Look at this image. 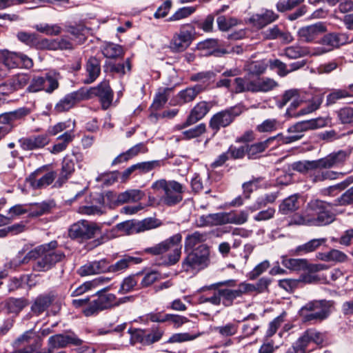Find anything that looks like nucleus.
Segmentation results:
<instances>
[{
    "mask_svg": "<svg viewBox=\"0 0 353 353\" xmlns=\"http://www.w3.org/2000/svg\"><path fill=\"white\" fill-rule=\"evenodd\" d=\"M352 95L346 90L336 89L330 92L326 99V105L329 106L336 103L337 101L350 97Z\"/></svg>",
    "mask_w": 353,
    "mask_h": 353,
    "instance_id": "obj_50",
    "label": "nucleus"
},
{
    "mask_svg": "<svg viewBox=\"0 0 353 353\" xmlns=\"http://www.w3.org/2000/svg\"><path fill=\"white\" fill-rule=\"evenodd\" d=\"M57 172L48 170L47 165L39 168L32 172L26 181L34 189H42L50 185L55 179Z\"/></svg>",
    "mask_w": 353,
    "mask_h": 353,
    "instance_id": "obj_8",
    "label": "nucleus"
},
{
    "mask_svg": "<svg viewBox=\"0 0 353 353\" xmlns=\"http://www.w3.org/2000/svg\"><path fill=\"white\" fill-rule=\"evenodd\" d=\"M163 332L159 329H154L148 334H145L144 337L141 339V343L145 345H150L155 342L159 341L162 336Z\"/></svg>",
    "mask_w": 353,
    "mask_h": 353,
    "instance_id": "obj_64",
    "label": "nucleus"
},
{
    "mask_svg": "<svg viewBox=\"0 0 353 353\" xmlns=\"http://www.w3.org/2000/svg\"><path fill=\"white\" fill-rule=\"evenodd\" d=\"M341 175L342 176L343 173L336 172L330 170L318 172L316 174H314L312 181L314 182H318L327 179L334 180L339 178V176Z\"/></svg>",
    "mask_w": 353,
    "mask_h": 353,
    "instance_id": "obj_62",
    "label": "nucleus"
},
{
    "mask_svg": "<svg viewBox=\"0 0 353 353\" xmlns=\"http://www.w3.org/2000/svg\"><path fill=\"white\" fill-rule=\"evenodd\" d=\"M83 341L74 333L57 334L49 337L48 341V350L45 353H53L54 350L64 348L68 345H81Z\"/></svg>",
    "mask_w": 353,
    "mask_h": 353,
    "instance_id": "obj_9",
    "label": "nucleus"
},
{
    "mask_svg": "<svg viewBox=\"0 0 353 353\" xmlns=\"http://www.w3.org/2000/svg\"><path fill=\"white\" fill-rule=\"evenodd\" d=\"M49 138L46 134H39L28 137H22L18 142L23 150H34L45 147L49 143Z\"/></svg>",
    "mask_w": 353,
    "mask_h": 353,
    "instance_id": "obj_18",
    "label": "nucleus"
},
{
    "mask_svg": "<svg viewBox=\"0 0 353 353\" xmlns=\"http://www.w3.org/2000/svg\"><path fill=\"white\" fill-rule=\"evenodd\" d=\"M268 63L263 60L252 61L247 62L244 65V70L250 75L259 76L267 70Z\"/></svg>",
    "mask_w": 353,
    "mask_h": 353,
    "instance_id": "obj_35",
    "label": "nucleus"
},
{
    "mask_svg": "<svg viewBox=\"0 0 353 353\" xmlns=\"http://www.w3.org/2000/svg\"><path fill=\"white\" fill-rule=\"evenodd\" d=\"M353 183V176H349L345 181L321 190L323 196H334L339 192L345 189L348 185Z\"/></svg>",
    "mask_w": 353,
    "mask_h": 353,
    "instance_id": "obj_39",
    "label": "nucleus"
},
{
    "mask_svg": "<svg viewBox=\"0 0 353 353\" xmlns=\"http://www.w3.org/2000/svg\"><path fill=\"white\" fill-rule=\"evenodd\" d=\"M196 10L195 7L187 6L178 9L172 16H170L168 21H176L185 19L193 14Z\"/></svg>",
    "mask_w": 353,
    "mask_h": 353,
    "instance_id": "obj_51",
    "label": "nucleus"
},
{
    "mask_svg": "<svg viewBox=\"0 0 353 353\" xmlns=\"http://www.w3.org/2000/svg\"><path fill=\"white\" fill-rule=\"evenodd\" d=\"M279 18V14L269 9H262L260 13L252 14L249 19V22L254 27L261 29L265 26L274 22Z\"/></svg>",
    "mask_w": 353,
    "mask_h": 353,
    "instance_id": "obj_16",
    "label": "nucleus"
},
{
    "mask_svg": "<svg viewBox=\"0 0 353 353\" xmlns=\"http://www.w3.org/2000/svg\"><path fill=\"white\" fill-rule=\"evenodd\" d=\"M57 245V242L52 241L37 246L26 254L21 263H26L30 259H37L34 269L39 272H46L65 258L63 252L55 250Z\"/></svg>",
    "mask_w": 353,
    "mask_h": 353,
    "instance_id": "obj_2",
    "label": "nucleus"
},
{
    "mask_svg": "<svg viewBox=\"0 0 353 353\" xmlns=\"http://www.w3.org/2000/svg\"><path fill=\"white\" fill-rule=\"evenodd\" d=\"M192 40L191 32L181 30L174 34L170 43V48L174 52H183L189 47Z\"/></svg>",
    "mask_w": 353,
    "mask_h": 353,
    "instance_id": "obj_17",
    "label": "nucleus"
},
{
    "mask_svg": "<svg viewBox=\"0 0 353 353\" xmlns=\"http://www.w3.org/2000/svg\"><path fill=\"white\" fill-rule=\"evenodd\" d=\"M28 208L30 216H39L50 212V205L43 202L28 205Z\"/></svg>",
    "mask_w": 353,
    "mask_h": 353,
    "instance_id": "obj_52",
    "label": "nucleus"
},
{
    "mask_svg": "<svg viewBox=\"0 0 353 353\" xmlns=\"http://www.w3.org/2000/svg\"><path fill=\"white\" fill-rule=\"evenodd\" d=\"M270 146L267 139L264 141L246 145V154L249 159H256L259 154Z\"/></svg>",
    "mask_w": 353,
    "mask_h": 353,
    "instance_id": "obj_43",
    "label": "nucleus"
},
{
    "mask_svg": "<svg viewBox=\"0 0 353 353\" xmlns=\"http://www.w3.org/2000/svg\"><path fill=\"white\" fill-rule=\"evenodd\" d=\"M1 57V65L8 70L20 68H30L33 65L32 59L27 55L8 50H2Z\"/></svg>",
    "mask_w": 353,
    "mask_h": 353,
    "instance_id": "obj_7",
    "label": "nucleus"
},
{
    "mask_svg": "<svg viewBox=\"0 0 353 353\" xmlns=\"http://www.w3.org/2000/svg\"><path fill=\"white\" fill-rule=\"evenodd\" d=\"M254 80L249 78L236 77L233 83V92L235 93L253 92Z\"/></svg>",
    "mask_w": 353,
    "mask_h": 353,
    "instance_id": "obj_37",
    "label": "nucleus"
},
{
    "mask_svg": "<svg viewBox=\"0 0 353 353\" xmlns=\"http://www.w3.org/2000/svg\"><path fill=\"white\" fill-rule=\"evenodd\" d=\"M300 208L299 196L293 194L285 199L279 205V210L282 214H288Z\"/></svg>",
    "mask_w": 353,
    "mask_h": 353,
    "instance_id": "obj_32",
    "label": "nucleus"
},
{
    "mask_svg": "<svg viewBox=\"0 0 353 353\" xmlns=\"http://www.w3.org/2000/svg\"><path fill=\"white\" fill-rule=\"evenodd\" d=\"M144 196V193L137 189L128 190L118 194L117 205H123L127 203H134L140 201Z\"/></svg>",
    "mask_w": 353,
    "mask_h": 353,
    "instance_id": "obj_27",
    "label": "nucleus"
},
{
    "mask_svg": "<svg viewBox=\"0 0 353 353\" xmlns=\"http://www.w3.org/2000/svg\"><path fill=\"white\" fill-rule=\"evenodd\" d=\"M102 53L107 58L114 59L121 56L123 51L121 46L109 43L103 47Z\"/></svg>",
    "mask_w": 353,
    "mask_h": 353,
    "instance_id": "obj_46",
    "label": "nucleus"
},
{
    "mask_svg": "<svg viewBox=\"0 0 353 353\" xmlns=\"http://www.w3.org/2000/svg\"><path fill=\"white\" fill-rule=\"evenodd\" d=\"M75 127V121L68 120L59 122L54 125L49 127L48 132L50 135H56L63 130H74Z\"/></svg>",
    "mask_w": 353,
    "mask_h": 353,
    "instance_id": "obj_49",
    "label": "nucleus"
},
{
    "mask_svg": "<svg viewBox=\"0 0 353 353\" xmlns=\"http://www.w3.org/2000/svg\"><path fill=\"white\" fill-rule=\"evenodd\" d=\"M208 238V234L205 232L195 231L188 234L185 239V249L193 250L195 247L205 245L203 243Z\"/></svg>",
    "mask_w": 353,
    "mask_h": 353,
    "instance_id": "obj_25",
    "label": "nucleus"
},
{
    "mask_svg": "<svg viewBox=\"0 0 353 353\" xmlns=\"http://www.w3.org/2000/svg\"><path fill=\"white\" fill-rule=\"evenodd\" d=\"M134 260L135 259L131 256L124 257L118 261L114 264L110 266L108 265L106 271L110 272H119L123 271L124 270L127 269L130 263Z\"/></svg>",
    "mask_w": 353,
    "mask_h": 353,
    "instance_id": "obj_55",
    "label": "nucleus"
},
{
    "mask_svg": "<svg viewBox=\"0 0 353 353\" xmlns=\"http://www.w3.org/2000/svg\"><path fill=\"white\" fill-rule=\"evenodd\" d=\"M294 170L301 173H306L309 170L321 168L319 160L297 161L292 165Z\"/></svg>",
    "mask_w": 353,
    "mask_h": 353,
    "instance_id": "obj_41",
    "label": "nucleus"
},
{
    "mask_svg": "<svg viewBox=\"0 0 353 353\" xmlns=\"http://www.w3.org/2000/svg\"><path fill=\"white\" fill-rule=\"evenodd\" d=\"M209 249L206 245H201L192 251L182 263L184 271L201 270L206 268L209 263Z\"/></svg>",
    "mask_w": 353,
    "mask_h": 353,
    "instance_id": "obj_6",
    "label": "nucleus"
},
{
    "mask_svg": "<svg viewBox=\"0 0 353 353\" xmlns=\"http://www.w3.org/2000/svg\"><path fill=\"white\" fill-rule=\"evenodd\" d=\"M350 42L349 37L345 33H328L323 37L320 43L329 47H321L317 48L316 52H313L314 55H320L332 50L333 48H339Z\"/></svg>",
    "mask_w": 353,
    "mask_h": 353,
    "instance_id": "obj_14",
    "label": "nucleus"
},
{
    "mask_svg": "<svg viewBox=\"0 0 353 353\" xmlns=\"http://www.w3.org/2000/svg\"><path fill=\"white\" fill-rule=\"evenodd\" d=\"M347 157V153L342 150L332 153L325 158L319 159L321 168H330L336 166L344 162Z\"/></svg>",
    "mask_w": 353,
    "mask_h": 353,
    "instance_id": "obj_24",
    "label": "nucleus"
},
{
    "mask_svg": "<svg viewBox=\"0 0 353 353\" xmlns=\"http://www.w3.org/2000/svg\"><path fill=\"white\" fill-rule=\"evenodd\" d=\"M44 79L45 92L50 94L59 88L61 75L57 71H50L45 74Z\"/></svg>",
    "mask_w": 353,
    "mask_h": 353,
    "instance_id": "obj_36",
    "label": "nucleus"
},
{
    "mask_svg": "<svg viewBox=\"0 0 353 353\" xmlns=\"http://www.w3.org/2000/svg\"><path fill=\"white\" fill-rule=\"evenodd\" d=\"M323 100V95L316 96L312 98L308 105L300 110V114H307L319 108Z\"/></svg>",
    "mask_w": 353,
    "mask_h": 353,
    "instance_id": "obj_60",
    "label": "nucleus"
},
{
    "mask_svg": "<svg viewBox=\"0 0 353 353\" xmlns=\"http://www.w3.org/2000/svg\"><path fill=\"white\" fill-rule=\"evenodd\" d=\"M332 302L326 300L313 301L305 304L301 310V314L305 321L326 319L331 313Z\"/></svg>",
    "mask_w": 353,
    "mask_h": 353,
    "instance_id": "obj_5",
    "label": "nucleus"
},
{
    "mask_svg": "<svg viewBox=\"0 0 353 353\" xmlns=\"http://www.w3.org/2000/svg\"><path fill=\"white\" fill-rule=\"evenodd\" d=\"M201 335V332L194 334H190L187 332L176 333L172 334L168 340L169 343H183L185 341H193Z\"/></svg>",
    "mask_w": 353,
    "mask_h": 353,
    "instance_id": "obj_56",
    "label": "nucleus"
},
{
    "mask_svg": "<svg viewBox=\"0 0 353 353\" xmlns=\"http://www.w3.org/2000/svg\"><path fill=\"white\" fill-rule=\"evenodd\" d=\"M107 290L108 288H104L103 290L97 292L98 296L97 300L102 310L111 308L119 304V302H117V297L114 294L105 293Z\"/></svg>",
    "mask_w": 353,
    "mask_h": 353,
    "instance_id": "obj_29",
    "label": "nucleus"
},
{
    "mask_svg": "<svg viewBox=\"0 0 353 353\" xmlns=\"http://www.w3.org/2000/svg\"><path fill=\"white\" fill-rule=\"evenodd\" d=\"M76 157L74 155L66 156L62 162L61 170L56 182L58 186H61L74 171Z\"/></svg>",
    "mask_w": 353,
    "mask_h": 353,
    "instance_id": "obj_22",
    "label": "nucleus"
},
{
    "mask_svg": "<svg viewBox=\"0 0 353 353\" xmlns=\"http://www.w3.org/2000/svg\"><path fill=\"white\" fill-rule=\"evenodd\" d=\"M210 107L205 101L198 103L191 110L185 122L183 124L182 128L188 127L192 125L203 119L210 111Z\"/></svg>",
    "mask_w": 353,
    "mask_h": 353,
    "instance_id": "obj_20",
    "label": "nucleus"
},
{
    "mask_svg": "<svg viewBox=\"0 0 353 353\" xmlns=\"http://www.w3.org/2000/svg\"><path fill=\"white\" fill-rule=\"evenodd\" d=\"M353 203V186L346 190L340 197L337 198L333 205L345 206Z\"/></svg>",
    "mask_w": 353,
    "mask_h": 353,
    "instance_id": "obj_58",
    "label": "nucleus"
},
{
    "mask_svg": "<svg viewBox=\"0 0 353 353\" xmlns=\"http://www.w3.org/2000/svg\"><path fill=\"white\" fill-rule=\"evenodd\" d=\"M222 212L209 214L199 216L196 221L197 227H211L223 225Z\"/></svg>",
    "mask_w": 353,
    "mask_h": 353,
    "instance_id": "obj_26",
    "label": "nucleus"
},
{
    "mask_svg": "<svg viewBox=\"0 0 353 353\" xmlns=\"http://www.w3.org/2000/svg\"><path fill=\"white\" fill-rule=\"evenodd\" d=\"M151 188L155 192L163 191L164 194L161 196V201L166 205L174 206L183 200V193L185 192V187L180 183L171 180L159 179L154 181Z\"/></svg>",
    "mask_w": 353,
    "mask_h": 353,
    "instance_id": "obj_3",
    "label": "nucleus"
},
{
    "mask_svg": "<svg viewBox=\"0 0 353 353\" xmlns=\"http://www.w3.org/2000/svg\"><path fill=\"white\" fill-rule=\"evenodd\" d=\"M34 28L37 31L50 36L58 35L61 32V28L57 24L40 23L36 25Z\"/></svg>",
    "mask_w": 353,
    "mask_h": 353,
    "instance_id": "obj_54",
    "label": "nucleus"
},
{
    "mask_svg": "<svg viewBox=\"0 0 353 353\" xmlns=\"http://www.w3.org/2000/svg\"><path fill=\"white\" fill-rule=\"evenodd\" d=\"M331 205L315 199L307 203L302 213H296L290 219L289 225L324 226L332 223L335 215L328 210Z\"/></svg>",
    "mask_w": 353,
    "mask_h": 353,
    "instance_id": "obj_1",
    "label": "nucleus"
},
{
    "mask_svg": "<svg viewBox=\"0 0 353 353\" xmlns=\"http://www.w3.org/2000/svg\"><path fill=\"white\" fill-rule=\"evenodd\" d=\"M203 88L201 85L187 88L178 94L179 103H185L193 101L196 97L203 91Z\"/></svg>",
    "mask_w": 353,
    "mask_h": 353,
    "instance_id": "obj_34",
    "label": "nucleus"
},
{
    "mask_svg": "<svg viewBox=\"0 0 353 353\" xmlns=\"http://www.w3.org/2000/svg\"><path fill=\"white\" fill-rule=\"evenodd\" d=\"M139 275H131L123 279L121 284L119 292L120 294H125L132 291L137 285Z\"/></svg>",
    "mask_w": 353,
    "mask_h": 353,
    "instance_id": "obj_53",
    "label": "nucleus"
},
{
    "mask_svg": "<svg viewBox=\"0 0 353 353\" xmlns=\"http://www.w3.org/2000/svg\"><path fill=\"white\" fill-rule=\"evenodd\" d=\"M337 116L340 121L343 124L353 122V108L345 107L337 111Z\"/></svg>",
    "mask_w": 353,
    "mask_h": 353,
    "instance_id": "obj_63",
    "label": "nucleus"
},
{
    "mask_svg": "<svg viewBox=\"0 0 353 353\" xmlns=\"http://www.w3.org/2000/svg\"><path fill=\"white\" fill-rule=\"evenodd\" d=\"M160 225V222L155 219L148 218L142 221L135 222V232L139 233L154 229Z\"/></svg>",
    "mask_w": 353,
    "mask_h": 353,
    "instance_id": "obj_44",
    "label": "nucleus"
},
{
    "mask_svg": "<svg viewBox=\"0 0 353 353\" xmlns=\"http://www.w3.org/2000/svg\"><path fill=\"white\" fill-rule=\"evenodd\" d=\"M268 65L271 70H277V74L280 77H285L290 73L287 65L279 59H270Z\"/></svg>",
    "mask_w": 353,
    "mask_h": 353,
    "instance_id": "obj_57",
    "label": "nucleus"
},
{
    "mask_svg": "<svg viewBox=\"0 0 353 353\" xmlns=\"http://www.w3.org/2000/svg\"><path fill=\"white\" fill-rule=\"evenodd\" d=\"M286 315V312H283L279 316L276 317L272 322L270 323L269 327L266 333L267 336L270 337L276 332L281 323L285 321Z\"/></svg>",
    "mask_w": 353,
    "mask_h": 353,
    "instance_id": "obj_61",
    "label": "nucleus"
},
{
    "mask_svg": "<svg viewBox=\"0 0 353 353\" xmlns=\"http://www.w3.org/2000/svg\"><path fill=\"white\" fill-rule=\"evenodd\" d=\"M241 112L240 108L232 107L215 114L210 121V127L215 130L228 126Z\"/></svg>",
    "mask_w": 353,
    "mask_h": 353,
    "instance_id": "obj_12",
    "label": "nucleus"
},
{
    "mask_svg": "<svg viewBox=\"0 0 353 353\" xmlns=\"http://www.w3.org/2000/svg\"><path fill=\"white\" fill-rule=\"evenodd\" d=\"M279 83L269 77L259 78L254 80L253 92H268L278 87Z\"/></svg>",
    "mask_w": 353,
    "mask_h": 353,
    "instance_id": "obj_28",
    "label": "nucleus"
},
{
    "mask_svg": "<svg viewBox=\"0 0 353 353\" xmlns=\"http://www.w3.org/2000/svg\"><path fill=\"white\" fill-rule=\"evenodd\" d=\"M327 30V26L324 23L317 22L300 28L297 31V37L301 42L314 43L320 35L326 32Z\"/></svg>",
    "mask_w": 353,
    "mask_h": 353,
    "instance_id": "obj_13",
    "label": "nucleus"
},
{
    "mask_svg": "<svg viewBox=\"0 0 353 353\" xmlns=\"http://www.w3.org/2000/svg\"><path fill=\"white\" fill-rule=\"evenodd\" d=\"M53 296L50 295H39L37 296L31 306L32 312L39 315L43 313L51 305Z\"/></svg>",
    "mask_w": 353,
    "mask_h": 353,
    "instance_id": "obj_31",
    "label": "nucleus"
},
{
    "mask_svg": "<svg viewBox=\"0 0 353 353\" xmlns=\"http://www.w3.org/2000/svg\"><path fill=\"white\" fill-rule=\"evenodd\" d=\"M181 239L180 234H176L152 247L145 249V252L152 255H160L172 250V252L168 256L166 264L174 265L179 261L181 257V247L179 243Z\"/></svg>",
    "mask_w": 353,
    "mask_h": 353,
    "instance_id": "obj_4",
    "label": "nucleus"
},
{
    "mask_svg": "<svg viewBox=\"0 0 353 353\" xmlns=\"http://www.w3.org/2000/svg\"><path fill=\"white\" fill-rule=\"evenodd\" d=\"M89 98L88 91L79 89L66 94L54 106V111L61 113L68 111L77 103Z\"/></svg>",
    "mask_w": 353,
    "mask_h": 353,
    "instance_id": "obj_11",
    "label": "nucleus"
},
{
    "mask_svg": "<svg viewBox=\"0 0 353 353\" xmlns=\"http://www.w3.org/2000/svg\"><path fill=\"white\" fill-rule=\"evenodd\" d=\"M32 110L27 107H21L15 110L9 112L12 124L17 121H23L26 117L30 114Z\"/></svg>",
    "mask_w": 353,
    "mask_h": 353,
    "instance_id": "obj_59",
    "label": "nucleus"
},
{
    "mask_svg": "<svg viewBox=\"0 0 353 353\" xmlns=\"http://www.w3.org/2000/svg\"><path fill=\"white\" fill-rule=\"evenodd\" d=\"M100 230L94 223L83 220L72 224L69 230V236L72 239H90Z\"/></svg>",
    "mask_w": 353,
    "mask_h": 353,
    "instance_id": "obj_10",
    "label": "nucleus"
},
{
    "mask_svg": "<svg viewBox=\"0 0 353 353\" xmlns=\"http://www.w3.org/2000/svg\"><path fill=\"white\" fill-rule=\"evenodd\" d=\"M281 263L291 271H307V260L305 259H291L283 256Z\"/></svg>",
    "mask_w": 353,
    "mask_h": 353,
    "instance_id": "obj_33",
    "label": "nucleus"
},
{
    "mask_svg": "<svg viewBox=\"0 0 353 353\" xmlns=\"http://www.w3.org/2000/svg\"><path fill=\"white\" fill-rule=\"evenodd\" d=\"M249 214L246 210H241L238 212L231 211L230 212H222L223 225L235 224L243 225L248 220Z\"/></svg>",
    "mask_w": 353,
    "mask_h": 353,
    "instance_id": "obj_23",
    "label": "nucleus"
},
{
    "mask_svg": "<svg viewBox=\"0 0 353 353\" xmlns=\"http://www.w3.org/2000/svg\"><path fill=\"white\" fill-rule=\"evenodd\" d=\"M90 91L99 98L102 109L109 108L112 103L114 94L108 81L103 80L97 86L91 88Z\"/></svg>",
    "mask_w": 353,
    "mask_h": 353,
    "instance_id": "obj_15",
    "label": "nucleus"
},
{
    "mask_svg": "<svg viewBox=\"0 0 353 353\" xmlns=\"http://www.w3.org/2000/svg\"><path fill=\"white\" fill-rule=\"evenodd\" d=\"M220 293L222 303L226 307L230 306L235 299L241 296L238 288L234 290L230 288L220 289Z\"/></svg>",
    "mask_w": 353,
    "mask_h": 353,
    "instance_id": "obj_42",
    "label": "nucleus"
},
{
    "mask_svg": "<svg viewBox=\"0 0 353 353\" xmlns=\"http://www.w3.org/2000/svg\"><path fill=\"white\" fill-rule=\"evenodd\" d=\"M27 305V302L23 299L10 298L6 301V306L9 312L17 314Z\"/></svg>",
    "mask_w": 353,
    "mask_h": 353,
    "instance_id": "obj_47",
    "label": "nucleus"
},
{
    "mask_svg": "<svg viewBox=\"0 0 353 353\" xmlns=\"http://www.w3.org/2000/svg\"><path fill=\"white\" fill-rule=\"evenodd\" d=\"M28 81L29 77L25 74L15 75L10 81V88L8 89V91L12 92L21 89L28 84Z\"/></svg>",
    "mask_w": 353,
    "mask_h": 353,
    "instance_id": "obj_48",
    "label": "nucleus"
},
{
    "mask_svg": "<svg viewBox=\"0 0 353 353\" xmlns=\"http://www.w3.org/2000/svg\"><path fill=\"white\" fill-rule=\"evenodd\" d=\"M281 128L280 122L276 119H267L259 124L256 130L260 133H271Z\"/></svg>",
    "mask_w": 353,
    "mask_h": 353,
    "instance_id": "obj_40",
    "label": "nucleus"
},
{
    "mask_svg": "<svg viewBox=\"0 0 353 353\" xmlns=\"http://www.w3.org/2000/svg\"><path fill=\"white\" fill-rule=\"evenodd\" d=\"M326 239H314L303 245L296 247L295 253L296 254H303L316 250L323 243H325Z\"/></svg>",
    "mask_w": 353,
    "mask_h": 353,
    "instance_id": "obj_38",
    "label": "nucleus"
},
{
    "mask_svg": "<svg viewBox=\"0 0 353 353\" xmlns=\"http://www.w3.org/2000/svg\"><path fill=\"white\" fill-rule=\"evenodd\" d=\"M107 268L108 262L106 260L102 259L85 263L78 269L77 273L81 276H86L105 272Z\"/></svg>",
    "mask_w": 353,
    "mask_h": 353,
    "instance_id": "obj_19",
    "label": "nucleus"
},
{
    "mask_svg": "<svg viewBox=\"0 0 353 353\" xmlns=\"http://www.w3.org/2000/svg\"><path fill=\"white\" fill-rule=\"evenodd\" d=\"M147 151V149L145 145L142 143H138L131 148H130L126 152L119 154L117 157L112 161V164H117L122 163L123 161H127L128 160L133 158L137 156L139 153H145Z\"/></svg>",
    "mask_w": 353,
    "mask_h": 353,
    "instance_id": "obj_30",
    "label": "nucleus"
},
{
    "mask_svg": "<svg viewBox=\"0 0 353 353\" xmlns=\"http://www.w3.org/2000/svg\"><path fill=\"white\" fill-rule=\"evenodd\" d=\"M310 53L308 48L298 46L288 47L284 50V54L290 59H297L306 56Z\"/></svg>",
    "mask_w": 353,
    "mask_h": 353,
    "instance_id": "obj_45",
    "label": "nucleus"
},
{
    "mask_svg": "<svg viewBox=\"0 0 353 353\" xmlns=\"http://www.w3.org/2000/svg\"><path fill=\"white\" fill-rule=\"evenodd\" d=\"M86 78L83 80L84 83L90 84L93 83L101 73L100 60L95 57H90L85 63Z\"/></svg>",
    "mask_w": 353,
    "mask_h": 353,
    "instance_id": "obj_21",
    "label": "nucleus"
}]
</instances>
